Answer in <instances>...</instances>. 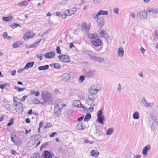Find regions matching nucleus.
Here are the masks:
<instances>
[{
	"mask_svg": "<svg viewBox=\"0 0 158 158\" xmlns=\"http://www.w3.org/2000/svg\"><path fill=\"white\" fill-rule=\"evenodd\" d=\"M148 14L147 10H142L137 12L136 17L140 19H145L147 18Z\"/></svg>",
	"mask_w": 158,
	"mask_h": 158,
	"instance_id": "f257e3e1",
	"label": "nucleus"
},
{
	"mask_svg": "<svg viewBox=\"0 0 158 158\" xmlns=\"http://www.w3.org/2000/svg\"><path fill=\"white\" fill-rule=\"evenodd\" d=\"M147 11L148 15L150 18H153L158 13V8H148Z\"/></svg>",
	"mask_w": 158,
	"mask_h": 158,
	"instance_id": "f03ea898",
	"label": "nucleus"
},
{
	"mask_svg": "<svg viewBox=\"0 0 158 158\" xmlns=\"http://www.w3.org/2000/svg\"><path fill=\"white\" fill-rule=\"evenodd\" d=\"M95 71L94 70H84V73L85 77L88 78H91L94 76Z\"/></svg>",
	"mask_w": 158,
	"mask_h": 158,
	"instance_id": "7ed1b4c3",
	"label": "nucleus"
},
{
	"mask_svg": "<svg viewBox=\"0 0 158 158\" xmlns=\"http://www.w3.org/2000/svg\"><path fill=\"white\" fill-rule=\"evenodd\" d=\"M60 60L64 62L69 63L70 61V58L68 55L64 54H61L58 56Z\"/></svg>",
	"mask_w": 158,
	"mask_h": 158,
	"instance_id": "20e7f679",
	"label": "nucleus"
},
{
	"mask_svg": "<svg viewBox=\"0 0 158 158\" xmlns=\"http://www.w3.org/2000/svg\"><path fill=\"white\" fill-rule=\"evenodd\" d=\"M90 42L95 47L100 46L102 43L101 40L98 38V36L93 40H91Z\"/></svg>",
	"mask_w": 158,
	"mask_h": 158,
	"instance_id": "39448f33",
	"label": "nucleus"
},
{
	"mask_svg": "<svg viewBox=\"0 0 158 158\" xmlns=\"http://www.w3.org/2000/svg\"><path fill=\"white\" fill-rule=\"evenodd\" d=\"M141 102L143 103L144 106H146V107L147 108H152L153 107L154 105V102H148L147 100L144 98H143L141 100Z\"/></svg>",
	"mask_w": 158,
	"mask_h": 158,
	"instance_id": "423d86ee",
	"label": "nucleus"
},
{
	"mask_svg": "<svg viewBox=\"0 0 158 158\" xmlns=\"http://www.w3.org/2000/svg\"><path fill=\"white\" fill-rule=\"evenodd\" d=\"M42 97L44 102H49L51 101L52 96L48 93L47 94L43 95Z\"/></svg>",
	"mask_w": 158,
	"mask_h": 158,
	"instance_id": "0eeeda50",
	"label": "nucleus"
},
{
	"mask_svg": "<svg viewBox=\"0 0 158 158\" xmlns=\"http://www.w3.org/2000/svg\"><path fill=\"white\" fill-rule=\"evenodd\" d=\"M97 24L98 26L100 28L102 27L105 24L104 19L103 18H98L97 20Z\"/></svg>",
	"mask_w": 158,
	"mask_h": 158,
	"instance_id": "6e6552de",
	"label": "nucleus"
},
{
	"mask_svg": "<svg viewBox=\"0 0 158 158\" xmlns=\"http://www.w3.org/2000/svg\"><path fill=\"white\" fill-rule=\"evenodd\" d=\"M35 35V34L34 33H30L29 31H28L26 33L24 34L23 38L25 40H26L29 38H33Z\"/></svg>",
	"mask_w": 158,
	"mask_h": 158,
	"instance_id": "1a4fd4ad",
	"label": "nucleus"
},
{
	"mask_svg": "<svg viewBox=\"0 0 158 158\" xmlns=\"http://www.w3.org/2000/svg\"><path fill=\"white\" fill-rule=\"evenodd\" d=\"M82 53L84 55H88L90 58L92 59V57L94 56V54L92 51L87 50L82 51Z\"/></svg>",
	"mask_w": 158,
	"mask_h": 158,
	"instance_id": "9d476101",
	"label": "nucleus"
},
{
	"mask_svg": "<svg viewBox=\"0 0 158 158\" xmlns=\"http://www.w3.org/2000/svg\"><path fill=\"white\" fill-rule=\"evenodd\" d=\"M18 104L17 106H16V108H15V110L18 113H21L23 110V104L20 102H18Z\"/></svg>",
	"mask_w": 158,
	"mask_h": 158,
	"instance_id": "9b49d317",
	"label": "nucleus"
},
{
	"mask_svg": "<svg viewBox=\"0 0 158 158\" xmlns=\"http://www.w3.org/2000/svg\"><path fill=\"white\" fill-rule=\"evenodd\" d=\"M95 126L96 127V130L94 133L98 136L101 135L102 134V127L100 126H98L97 125H95Z\"/></svg>",
	"mask_w": 158,
	"mask_h": 158,
	"instance_id": "f8f14e48",
	"label": "nucleus"
},
{
	"mask_svg": "<svg viewBox=\"0 0 158 158\" xmlns=\"http://www.w3.org/2000/svg\"><path fill=\"white\" fill-rule=\"evenodd\" d=\"M61 108L55 107L54 114L57 117L60 116L61 115Z\"/></svg>",
	"mask_w": 158,
	"mask_h": 158,
	"instance_id": "ddd939ff",
	"label": "nucleus"
},
{
	"mask_svg": "<svg viewBox=\"0 0 158 158\" xmlns=\"http://www.w3.org/2000/svg\"><path fill=\"white\" fill-rule=\"evenodd\" d=\"M82 31H83L88 32L90 29V26L85 22H84L82 26Z\"/></svg>",
	"mask_w": 158,
	"mask_h": 158,
	"instance_id": "4468645a",
	"label": "nucleus"
},
{
	"mask_svg": "<svg viewBox=\"0 0 158 158\" xmlns=\"http://www.w3.org/2000/svg\"><path fill=\"white\" fill-rule=\"evenodd\" d=\"M151 146L150 145H148L145 146L143 149L142 153L145 156H146L148 155V152L150 150Z\"/></svg>",
	"mask_w": 158,
	"mask_h": 158,
	"instance_id": "2eb2a0df",
	"label": "nucleus"
},
{
	"mask_svg": "<svg viewBox=\"0 0 158 158\" xmlns=\"http://www.w3.org/2000/svg\"><path fill=\"white\" fill-rule=\"evenodd\" d=\"M55 55V52L54 51H51L50 52L46 53L44 56L45 58L51 59Z\"/></svg>",
	"mask_w": 158,
	"mask_h": 158,
	"instance_id": "dca6fc26",
	"label": "nucleus"
},
{
	"mask_svg": "<svg viewBox=\"0 0 158 158\" xmlns=\"http://www.w3.org/2000/svg\"><path fill=\"white\" fill-rule=\"evenodd\" d=\"M11 139L12 142L15 143H17L19 142L18 137L14 133H12L11 135Z\"/></svg>",
	"mask_w": 158,
	"mask_h": 158,
	"instance_id": "f3484780",
	"label": "nucleus"
},
{
	"mask_svg": "<svg viewBox=\"0 0 158 158\" xmlns=\"http://www.w3.org/2000/svg\"><path fill=\"white\" fill-rule=\"evenodd\" d=\"M43 158H52V155L50 152L47 150L44 152L43 156Z\"/></svg>",
	"mask_w": 158,
	"mask_h": 158,
	"instance_id": "a211bd4d",
	"label": "nucleus"
},
{
	"mask_svg": "<svg viewBox=\"0 0 158 158\" xmlns=\"http://www.w3.org/2000/svg\"><path fill=\"white\" fill-rule=\"evenodd\" d=\"M98 91V90L97 89H94L92 88H91L89 90V94L95 95L97 93Z\"/></svg>",
	"mask_w": 158,
	"mask_h": 158,
	"instance_id": "6ab92c4d",
	"label": "nucleus"
},
{
	"mask_svg": "<svg viewBox=\"0 0 158 158\" xmlns=\"http://www.w3.org/2000/svg\"><path fill=\"white\" fill-rule=\"evenodd\" d=\"M108 14V12L107 11L100 10L96 14V17H99L100 15H106Z\"/></svg>",
	"mask_w": 158,
	"mask_h": 158,
	"instance_id": "aec40b11",
	"label": "nucleus"
},
{
	"mask_svg": "<svg viewBox=\"0 0 158 158\" xmlns=\"http://www.w3.org/2000/svg\"><path fill=\"white\" fill-rule=\"evenodd\" d=\"M92 60L96 61H97L99 63L102 62L104 60V59L103 58L97 57L96 56H94L93 57H92Z\"/></svg>",
	"mask_w": 158,
	"mask_h": 158,
	"instance_id": "412c9836",
	"label": "nucleus"
},
{
	"mask_svg": "<svg viewBox=\"0 0 158 158\" xmlns=\"http://www.w3.org/2000/svg\"><path fill=\"white\" fill-rule=\"evenodd\" d=\"M81 103L79 100H76L73 101L72 102L73 105L75 106L78 108L81 107Z\"/></svg>",
	"mask_w": 158,
	"mask_h": 158,
	"instance_id": "4be33fe9",
	"label": "nucleus"
},
{
	"mask_svg": "<svg viewBox=\"0 0 158 158\" xmlns=\"http://www.w3.org/2000/svg\"><path fill=\"white\" fill-rule=\"evenodd\" d=\"M90 155L94 157H97L99 154V152L97 150H92L90 152Z\"/></svg>",
	"mask_w": 158,
	"mask_h": 158,
	"instance_id": "5701e85b",
	"label": "nucleus"
},
{
	"mask_svg": "<svg viewBox=\"0 0 158 158\" xmlns=\"http://www.w3.org/2000/svg\"><path fill=\"white\" fill-rule=\"evenodd\" d=\"M77 11V8H74L72 9L71 10H67L68 15L70 16L73 14H75Z\"/></svg>",
	"mask_w": 158,
	"mask_h": 158,
	"instance_id": "b1692460",
	"label": "nucleus"
},
{
	"mask_svg": "<svg viewBox=\"0 0 158 158\" xmlns=\"http://www.w3.org/2000/svg\"><path fill=\"white\" fill-rule=\"evenodd\" d=\"M63 77L64 78L63 80L64 81H67L69 80L71 77L70 75L67 73L64 74L62 75Z\"/></svg>",
	"mask_w": 158,
	"mask_h": 158,
	"instance_id": "393cba45",
	"label": "nucleus"
},
{
	"mask_svg": "<svg viewBox=\"0 0 158 158\" xmlns=\"http://www.w3.org/2000/svg\"><path fill=\"white\" fill-rule=\"evenodd\" d=\"M62 101L61 100L59 99L57 100L55 103V107L61 108V106L62 105Z\"/></svg>",
	"mask_w": 158,
	"mask_h": 158,
	"instance_id": "a878e982",
	"label": "nucleus"
},
{
	"mask_svg": "<svg viewBox=\"0 0 158 158\" xmlns=\"http://www.w3.org/2000/svg\"><path fill=\"white\" fill-rule=\"evenodd\" d=\"M34 64V62L32 61L27 63L24 67V69H28L29 68H32Z\"/></svg>",
	"mask_w": 158,
	"mask_h": 158,
	"instance_id": "bb28decb",
	"label": "nucleus"
},
{
	"mask_svg": "<svg viewBox=\"0 0 158 158\" xmlns=\"http://www.w3.org/2000/svg\"><path fill=\"white\" fill-rule=\"evenodd\" d=\"M49 68V65H45L44 66H40L38 67V69L40 71L46 70L48 69Z\"/></svg>",
	"mask_w": 158,
	"mask_h": 158,
	"instance_id": "cd10ccee",
	"label": "nucleus"
},
{
	"mask_svg": "<svg viewBox=\"0 0 158 158\" xmlns=\"http://www.w3.org/2000/svg\"><path fill=\"white\" fill-rule=\"evenodd\" d=\"M51 146V142H46L45 143H43L41 145V147L40 148V149L41 150H42L43 148H46L48 147H50Z\"/></svg>",
	"mask_w": 158,
	"mask_h": 158,
	"instance_id": "c85d7f7f",
	"label": "nucleus"
},
{
	"mask_svg": "<svg viewBox=\"0 0 158 158\" xmlns=\"http://www.w3.org/2000/svg\"><path fill=\"white\" fill-rule=\"evenodd\" d=\"M101 36L103 38L106 39V40L109 38V36L106 33L105 31H101L100 32Z\"/></svg>",
	"mask_w": 158,
	"mask_h": 158,
	"instance_id": "c756f323",
	"label": "nucleus"
},
{
	"mask_svg": "<svg viewBox=\"0 0 158 158\" xmlns=\"http://www.w3.org/2000/svg\"><path fill=\"white\" fill-rule=\"evenodd\" d=\"M104 116H102L97 117V121L101 124L103 123V121L105 120Z\"/></svg>",
	"mask_w": 158,
	"mask_h": 158,
	"instance_id": "7c9ffc66",
	"label": "nucleus"
},
{
	"mask_svg": "<svg viewBox=\"0 0 158 158\" xmlns=\"http://www.w3.org/2000/svg\"><path fill=\"white\" fill-rule=\"evenodd\" d=\"M91 114L88 113L85 115L84 119V122H88L91 118Z\"/></svg>",
	"mask_w": 158,
	"mask_h": 158,
	"instance_id": "2f4dec72",
	"label": "nucleus"
},
{
	"mask_svg": "<svg viewBox=\"0 0 158 158\" xmlns=\"http://www.w3.org/2000/svg\"><path fill=\"white\" fill-rule=\"evenodd\" d=\"M88 37L91 40H93L94 39L98 37L96 34H94L93 33H89L88 35Z\"/></svg>",
	"mask_w": 158,
	"mask_h": 158,
	"instance_id": "473e14b6",
	"label": "nucleus"
},
{
	"mask_svg": "<svg viewBox=\"0 0 158 158\" xmlns=\"http://www.w3.org/2000/svg\"><path fill=\"white\" fill-rule=\"evenodd\" d=\"M30 158H40V155L38 152L33 153L31 155Z\"/></svg>",
	"mask_w": 158,
	"mask_h": 158,
	"instance_id": "72a5a7b5",
	"label": "nucleus"
},
{
	"mask_svg": "<svg viewBox=\"0 0 158 158\" xmlns=\"http://www.w3.org/2000/svg\"><path fill=\"white\" fill-rule=\"evenodd\" d=\"M94 101L87 98L86 101V103L88 105L91 106L94 102Z\"/></svg>",
	"mask_w": 158,
	"mask_h": 158,
	"instance_id": "f704fd0d",
	"label": "nucleus"
},
{
	"mask_svg": "<svg viewBox=\"0 0 158 158\" xmlns=\"http://www.w3.org/2000/svg\"><path fill=\"white\" fill-rule=\"evenodd\" d=\"M83 123H79L76 126V129L78 130H83L84 129V127L82 128V125Z\"/></svg>",
	"mask_w": 158,
	"mask_h": 158,
	"instance_id": "c9c22d12",
	"label": "nucleus"
},
{
	"mask_svg": "<svg viewBox=\"0 0 158 158\" xmlns=\"http://www.w3.org/2000/svg\"><path fill=\"white\" fill-rule=\"evenodd\" d=\"M27 4V2L26 1H22L18 3L17 5L20 6H25Z\"/></svg>",
	"mask_w": 158,
	"mask_h": 158,
	"instance_id": "e433bc0d",
	"label": "nucleus"
},
{
	"mask_svg": "<svg viewBox=\"0 0 158 158\" xmlns=\"http://www.w3.org/2000/svg\"><path fill=\"white\" fill-rule=\"evenodd\" d=\"M133 117L134 119H138L139 118V113L137 111L135 112L133 115Z\"/></svg>",
	"mask_w": 158,
	"mask_h": 158,
	"instance_id": "4c0bfd02",
	"label": "nucleus"
},
{
	"mask_svg": "<svg viewBox=\"0 0 158 158\" xmlns=\"http://www.w3.org/2000/svg\"><path fill=\"white\" fill-rule=\"evenodd\" d=\"M124 51L122 47L119 48V56L122 57L123 56Z\"/></svg>",
	"mask_w": 158,
	"mask_h": 158,
	"instance_id": "58836bf2",
	"label": "nucleus"
},
{
	"mask_svg": "<svg viewBox=\"0 0 158 158\" xmlns=\"http://www.w3.org/2000/svg\"><path fill=\"white\" fill-rule=\"evenodd\" d=\"M14 88L15 89L17 90L18 92H21L26 89L25 88H21L15 86H14Z\"/></svg>",
	"mask_w": 158,
	"mask_h": 158,
	"instance_id": "ea45409f",
	"label": "nucleus"
},
{
	"mask_svg": "<svg viewBox=\"0 0 158 158\" xmlns=\"http://www.w3.org/2000/svg\"><path fill=\"white\" fill-rule=\"evenodd\" d=\"M2 19L3 20L9 22L11 21L12 19V17L11 16L10 17H2Z\"/></svg>",
	"mask_w": 158,
	"mask_h": 158,
	"instance_id": "a19ab883",
	"label": "nucleus"
},
{
	"mask_svg": "<svg viewBox=\"0 0 158 158\" xmlns=\"http://www.w3.org/2000/svg\"><path fill=\"white\" fill-rule=\"evenodd\" d=\"M31 95H35V96H38L40 95V93L38 91L32 90L31 92Z\"/></svg>",
	"mask_w": 158,
	"mask_h": 158,
	"instance_id": "79ce46f5",
	"label": "nucleus"
},
{
	"mask_svg": "<svg viewBox=\"0 0 158 158\" xmlns=\"http://www.w3.org/2000/svg\"><path fill=\"white\" fill-rule=\"evenodd\" d=\"M96 98V95L89 94L87 98L94 101Z\"/></svg>",
	"mask_w": 158,
	"mask_h": 158,
	"instance_id": "37998d69",
	"label": "nucleus"
},
{
	"mask_svg": "<svg viewBox=\"0 0 158 158\" xmlns=\"http://www.w3.org/2000/svg\"><path fill=\"white\" fill-rule=\"evenodd\" d=\"M113 132V129L112 128H109L106 132V134L107 135H110L112 134Z\"/></svg>",
	"mask_w": 158,
	"mask_h": 158,
	"instance_id": "c03bdc74",
	"label": "nucleus"
},
{
	"mask_svg": "<svg viewBox=\"0 0 158 158\" xmlns=\"http://www.w3.org/2000/svg\"><path fill=\"white\" fill-rule=\"evenodd\" d=\"M85 76L81 75L80 76L79 78V81L81 83L83 82V81L85 80Z\"/></svg>",
	"mask_w": 158,
	"mask_h": 158,
	"instance_id": "a18cd8bd",
	"label": "nucleus"
},
{
	"mask_svg": "<svg viewBox=\"0 0 158 158\" xmlns=\"http://www.w3.org/2000/svg\"><path fill=\"white\" fill-rule=\"evenodd\" d=\"M10 26L13 28H14L18 26H20V25L18 23H15L10 24Z\"/></svg>",
	"mask_w": 158,
	"mask_h": 158,
	"instance_id": "49530a36",
	"label": "nucleus"
},
{
	"mask_svg": "<svg viewBox=\"0 0 158 158\" xmlns=\"http://www.w3.org/2000/svg\"><path fill=\"white\" fill-rule=\"evenodd\" d=\"M32 102L33 103L35 104H40V102L39 100L36 98H34L32 100Z\"/></svg>",
	"mask_w": 158,
	"mask_h": 158,
	"instance_id": "de8ad7c7",
	"label": "nucleus"
},
{
	"mask_svg": "<svg viewBox=\"0 0 158 158\" xmlns=\"http://www.w3.org/2000/svg\"><path fill=\"white\" fill-rule=\"evenodd\" d=\"M68 0H62L61 2L59 3L60 5H65L68 3Z\"/></svg>",
	"mask_w": 158,
	"mask_h": 158,
	"instance_id": "09e8293b",
	"label": "nucleus"
},
{
	"mask_svg": "<svg viewBox=\"0 0 158 158\" xmlns=\"http://www.w3.org/2000/svg\"><path fill=\"white\" fill-rule=\"evenodd\" d=\"M60 65L58 63H54V68L56 69H60Z\"/></svg>",
	"mask_w": 158,
	"mask_h": 158,
	"instance_id": "8fccbe9b",
	"label": "nucleus"
},
{
	"mask_svg": "<svg viewBox=\"0 0 158 158\" xmlns=\"http://www.w3.org/2000/svg\"><path fill=\"white\" fill-rule=\"evenodd\" d=\"M102 114H103V112H102V110H100L98 112L97 114V117L103 116V115H102Z\"/></svg>",
	"mask_w": 158,
	"mask_h": 158,
	"instance_id": "3c124183",
	"label": "nucleus"
},
{
	"mask_svg": "<svg viewBox=\"0 0 158 158\" xmlns=\"http://www.w3.org/2000/svg\"><path fill=\"white\" fill-rule=\"evenodd\" d=\"M44 55L43 54H37L36 55L37 58L39 59L40 60H42V56Z\"/></svg>",
	"mask_w": 158,
	"mask_h": 158,
	"instance_id": "603ef678",
	"label": "nucleus"
},
{
	"mask_svg": "<svg viewBox=\"0 0 158 158\" xmlns=\"http://www.w3.org/2000/svg\"><path fill=\"white\" fill-rule=\"evenodd\" d=\"M14 123V121L13 119H12V118H10L9 122L7 123V126H10L12 124H13Z\"/></svg>",
	"mask_w": 158,
	"mask_h": 158,
	"instance_id": "864d4df0",
	"label": "nucleus"
},
{
	"mask_svg": "<svg viewBox=\"0 0 158 158\" xmlns=\"http://www.w3.org/2000/svg\"><path fill=\"white\" fill-rule=\"evenodd\" d=\"M81 107L80 108H82L83 110L85 112H88V109H87V107H85L83 104H81Z\"/></svg>",
	"mask_w": 158,
	"mask_h": 158,
	"instance_id": "5fc2aeb1",
	"label": "nucleus"
},
{
	"mask_svg": "<svg viewBox=\"0 0 158 158\" xmlns=\"http://www.w3.org/2000/svg\"><path fill=\"white\" fill-rule=\"evenodd\" d=\"M8 85L7 83H5L3 84H1L0 85V88L2 89H4L5 86H7Z\"/></svg>",
	"mask_w": 158,
	"mask_h": 158,
	"instance_id": "6e6d98bb",
	"label": "nucleus"
},
{
	"mask_svg": "<svg viewBox=\"0 0 158 158\" xmlns=\"http://www.w3.org/2000/svg\"><path fill=\"white\" fill-rule=\"evenodd\" d=\"M56 50L57 54H61V50L59 46H57L56 47Z\"/></svg>",
	"mask_w": 158,
	"mask_h": 158,
	"instance_id": "4d7b16f0",
	"label": "nucleus"
},
{
	"mask_svg": "<svg viewBox=\"0 0 158 158\" xmlns=\"http://www.w3.org/2000/svg\"><path fill=\"white\" fill-rule=\"evenodd\" d=\"M152 118L154 121L155 123L158 124V118L157 117L152 116Z\"/></svg>",
	"mask_w": 158,
	"mask_h": 158,
	"instance_id": "13d9d810",
	"label": "nucleus"
},
{
	"mask_svg": "<svg viewBox=\"0 0 158 158\" xmlns=\"http://www.w3.org/2000/svg\"><path fill=\"white\" fill-rule=\"evenodd\" d=\"M10 105L8 103L3 104L2 105V106L6 108V109H9L10 108Z\"/></svg>",
	"mask_w": 158,
	"mask_h": 158,
	"instance_id": "bf43d9fd",
	"label": "nucleus"
},
{
	"mask_svg": "<svg viewBox=\"0 0 158 158\" xmlns=\"http://www.w3.org/2000/svg\"><path fill=\"white\" fill-rule=\"evenodd\" d=\"M18 99V98L16 97H14L13 98V101L14 102H15L16 104L15 105V106H17L18 104V102H17V100L16 99Z\"/></svg>",
	"mask_w": 158,
	"mask_h": 158,
	"instance_id": "052dcab7",
	"label": "nucleus"
},
{
	"mask_svg": "<svg viewBox=\"0 0 158 158\" xmlns=\"http://www.w3.org/2000/svg\"><path fill=\"white\" fill-rule=\"evenodd\" d=\"M19 46V43H14L13 44V47L14 48H16L17 47H18Z\"/></svg>",
	"mask_w": 158,
	"mask_h": 158,
	"instance_id": "680f3d73",
	"label": "nucleus"
},
{
	"mask_svg": "<svg viewBox=\"0 0 158 158\" xmlns=\"http://www.w3.org/2000/svg\"><path fill=\"white\" fill-rule=\"evenodd\" d=\"M84 143H89L90 144H93V142H91L88 139H85V140Z\"/></svg>",
	"mask_w": 158,
	"mask_h": 158,
	"instance_id": "e2e57ef3",
	"label": "nucleus"
},
{
	"mask_svg": "<svg viewBox=\"0 0 158 158\" xmlns=\"http://www.w3.org/2000/svg\"><path fill=\"white\" fill-rule=\"evenodd\" d=\"M113 11L116 14H118V8L117 7L114 8L113 10Z\"/></svg>",
	"mask_w": 158,
	"mask_h": 158,
	"instance_id": "0e129e2a",
	"label": "nucleus"
},
{
	"mask_svg": "<svg viewBox=\"0 0 158 158\" xmlns=\"http://www.w3.org/2000/svg\"><path fill=\"white\" fill-rule=\"evenodd\" d=\"M52 124L51 123H48L44 127V128H46L47 127H51Z\"/></svg>",
	"mask_w": 158,
	"mask_h": 158,
	"instance_id": "69168bd1",
	"label": "nucleus"
},
{
	"mask_svg": "<svg viewBox=\"0 0 158 158\" xmlns=\"http://www.w3.org/2000/svg\"><path fill=\"white\" fill-rule=\"evenodd\" d=\"M67 15H68L66 14H60V16H61L63 19L65 18Z\"/></svg>",
	"mask_w": 158,
	"mask_h": 158,
	"instance_id": "338daca9",
	"label": "nucleus"
},
{
	"mask_svg": "<svg viewBox=\"0 0 158 158\" xmlns=\"http://www.w3.org/2000/svg\"><path fill=\"white\" fill-rule=\"evenodd\" d=\"M56 134H57V133L56 132H53L50 135L49 137L51 138L54 137L55 136V135Z\"/></svg>",
	"mask_w": 158,
	"mask_h": 158,
	"instance_id": "774afa93",
	"label": "nucleus"
}]
</instances>
